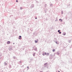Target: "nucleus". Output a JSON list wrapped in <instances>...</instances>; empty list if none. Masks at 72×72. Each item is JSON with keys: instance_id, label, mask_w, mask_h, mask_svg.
<instances>
[{"instance_id": "nucleus-5", "label": "nucleus", "mask_w": 72, "mask_h": 72, "mask_svg": "<svg viewBox=\"0 0 72 72\" xmlns=\"http://www.w3.org/2000/svg\"><path fill=\"white\" fill-rule=\"evenodd\" d=\"M55 49H53V51L54 52V51H55Z\"/></svg>"}, {"instance_id": "nucleus-8", "label": "nucleus", "mask_w": 72, "mask_h": 72, "mask_svg": "<svg viewBox=\"0 0 72 72\" xmlns=\"http://www.w3.org/2000/svg\"><path fill=\"white\" fill-rule=\"evenodd\" d=\"M63 35H66V33H64L63 34Z\"/></svg>"}, {"instance_id": "nucleus-10", "label": "nucleus", "mask_w": 72, "mask_h": 72, "mask_svg": "<svg viewBox=\"0 0 72 72\" xmlns=\"http://www.w3.org/2000/svg\"><path fill=\"white\" fill-rule=\"evenodd\" d=\"M19 37H21V36H19Z\"/></svg>"}, {"instance_id": "nucleus-12", "label": "nucleus", "mask_w": 72, "mask_h": 72, "mask_svg": "<svg viewBox=\"0 0 72 72\" xmlns=\"http://www.w3.org/2000/svg\"><path fill=\"white\" fill-rule=\"evenodd\" d=\"M16 2H18V0H16Z\"/></svg>"}, {"instance_id": "nucleus-6", "label": "nucleus", "mask_w": 72, "mask_h": 72, "mask_svg": "<svg viewBox=\"0 0 72 72\" xmlns=\"http://www.w3.org/2000/svg\"><path fill=\"white\" fill-rule=\"evenodd\" d=\"M60 20H61V21H62V19H59V20H60Z\"/></svg>"}, {"instance_id": "nucleus-9", "label": "nucleus", "mask_w": 72, "mask_h": 72, "mask_svg": "<svg viewBox=\"0 0 72 72\" xmlns=\"http://www.w3.org/2000/svg\"><path fill=\"white\" fill-rule=\"evenodd\" d=\"M60 31V30H58V32H59Z\"/></svg>"}, {"instance_id": "nucleus-14", "label": "nucleus", "mask_w": 72, "mask_h": 72, "mask_svg": "<svg viewBox=\"0 0 72 72\" xmlns=\"http://www.w3.org/2000/svg\"><path fill=\"white\" fill-rule=\"evenodd\" d=\"M40 72H42V71H40Z\"/></svg>"}, {"instance_id": "nucleus-1", "label": "nucleus", "mask_w": 72, "mask_h": 72, "mask_svg": "<svg viewBox=\"0 0 72 72\" xmlns=\"http://www.w3.org/2000/svg\"><path fill=\"white\" fill-rule=\"evenodd\" d=\"M10 42L9 41H8L7 42V44H10Z\"/></svg>"}, {"instance_id": "nucleus-4", "label": "nucleus", "mask_w": 72, "mask_h": 72, "mask_svg": "<svg viewBox=\"0 0 72 72\" xmlns=\"http://www.w3.org/2000/svg\"><path fill=\"white\" fill-rule=\"evenodd\" d=\"M35 43H37V40H35Z\"/></svg>"}, {"instance_id": "nucleus-13", "label": "nucleus", "mask_w": 72, "mask_h": 72, "mask_svg": "<svg viewBox=\"0 0 72 72\" xmlns=\"http://www.w3.org/2000/svg\"><path fill=\"white\" fill-rule=\"evenodd\" d=\"M37 18V17H36V18H35V19H36Z\"/></svg>"}, {"instance_id": "nucleus-15", "label": "nucleus", "mask_w": 72, "mask_h": 72, "mask_svg": "<svg viewBox=\"0 0 72 72\" xmlns=\"http://www.w3.org/2000/svg\"><path fill=\"white\" fill-rule=\"evenodd\" d=\"M58 72H60V71H58Z\"/></svg>"}, {"instance_id": "nucleus-7", "label": "nucleus", "mask_w": 72, "mask_h": 72, "mask_svg": "<svg viewBox=\"0 0 72 72\" xmlns=\"http://www.w3.org/2000/svg\"><path fill=\"white\" fill-rule=\"evenodd\" d=\"M61 32H59V33L60 34H61Z\"/></svg>"}, {"instance_id": "nucleus-2", "label": "nucleus", "mask_w": 72, "mask_h": 72, "mask_svg": "<svg viewBox=\"0 0 72 72\" xmlns=\"http://www.w3.org/2000/svg\"><path fill=\"white\" fill-rule=\"evenodd\" d=\"M46 52L44 53L43 54V55H46Z\"/></svg>"}, {"instance_id": "nucleus-11", "label": "nucleus", "mask_w": 72, "mask_h": 72, "mask_svg": "<svg viewBox=\"0 0 72 72\" xmlns=\"http://www.w3.org/2000/svg\"><path fill=\"white\" fill-rule=\"evenodd\" d=\"M19 39H21V38H19Z\"/></svg>"}, {"instance_id": "nucleus-16", "label": "nucleus", "mask_w": 72, "mask_h": 72, "mask_svg": "<svg viewBox=\"0 0 72 72\" xmlns=\"http://www.w3.org/2000/svg\"><path fill=\"white\" fill-rule=\"evenodd\" d=\"M27 68H28V67H27Z\"/></svg>"}, {"instance_id": "nucleus-3", "label": "nucleus", "mask_w": 72, "mask_h": 72, "mask_svg": "<svg viewBox=\"0 0 72 72\" xmlns=\"http://www.w3.org/2000/svg\"><path fill=\"white\" fill-rule=\"evenodd\" d=\"M46 55H49V53H47L46 54Z\"/></svg>"}]
</instances>
